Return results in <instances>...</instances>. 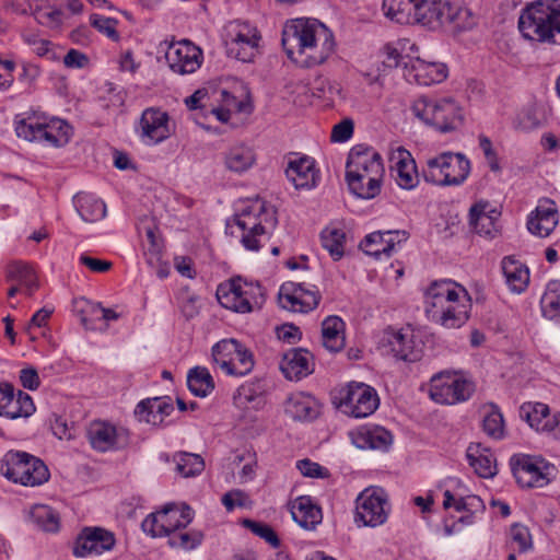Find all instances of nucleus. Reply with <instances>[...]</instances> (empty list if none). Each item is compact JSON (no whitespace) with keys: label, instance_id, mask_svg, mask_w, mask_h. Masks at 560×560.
<instances>
[{"label":"nucleus","instance_id":"obj_1","mask_svg":"<svg viewBox=\"0 0 560 560\" xmlns=\"http://www.w3.org/2000/svg\"><path fill=\"white\" fill-rule=\"evenodd\" d=\"M287 56L304 68L324 63L335 52L332 32L316 19H295L282 31Z\"/></svg>","mask_w":560,"mask_h":560},{"label":"nucleus","instance_id":"obj_2","mask_svg":"<svg viewBox=\"0 0 560 560\" xmlns=\"http://www.w3.org/2000/svg\"><path fill=\"white\" fill-rule=\"evenodd\" d=\"M385 175L381 154L373 148L357 144L348 153L346 182L351 194L361 199L380 195Z\"/></svg>","mask_w":560,"mask_h":560},{"label":"nucleus","instance_id":"obj_3","mask_svg":"<svg viewBox=\"0 0 560 560\" xmlns=\"http://www.w3.org/2000/svg\"><path fill=\"white\" fill-rule=\"evenodd\" d=\"M518 30L529 40L560 43V0H537L526 4L518 19Z\"/></svg>","mask_w":560,"mask_h":560},{"label":"nucleus","instance_id":"obj_4","mask_svg":"<svg viewBox=\"0 0 560 560\" xmlns=\"http://www.w3.org/2000/svg\"><path fill=\"white\" fill-rule=\"evenodd\" d=\"M411 110L423 124L441 133L455 131L464 124L463 108L452 97L421 95L412 103Z\"/></svg>","mask_w":560,"mask_h":560},{"label":"nucleus","instance_id":"obj_5","mask_svg":"<svg viewBox=\"0 0 560 560\" xmlns=\"http://www.w3.org/2000/svg\"><path fill=\"white\" fill-rule=\"evenodd\" d=\"M0 471L8 480L26 487L40 486L48 481L50 476L42 459L26 452L13 450L3 455Z\"/></svg>","mask_w":560,"mask_h":560},{"label":"nucleus","instance_id":"obj_6","mask_svg":"<svg viewBox=\"0 0 560 560\" xmlns=\"http://www.w3.org/2000/svg\"><path fill=\"white\" fill-rule=\"evenodd\" d=\"M470 172V162L463 153L443 152L429 159L422 176L427 183L439 186H457Z\"/></svg>","mask_w":560,"mask_h":560},{"label":"nucleus","instance_id":"obj_7","mask_svg":"<svg viewBox=\"0 0 560 560\" xmlns=\"http://www.w3.org/2000/svg\"><path fill=\"white\" fill-rule=\"evenodd\" d=\"M15 132L19 138L27 141L59 148L70 141L72 128L67 121L58 118L44 124L22 118L15 121Z\"/></svg>","mask_w":560,"mask_h":560},{"label":"nucleus","instance_id":"obj_8","mask_svg":"<svg viewBox=\"0 0 560 560\" xmlns=\"http://www.w3.org/2000/svg\"><path fill=\"white\" fill-rule=\"evenodd\" d=\"M194 517L192 509L183 504L167 503L161 511L149 514L142 522V530L152 537L170 536L174 532L187 527Z\"/></svg>","mask_w":560,"mask_h":560},{"label":"nucleus","instance_id":"obj_9","mask_svg":"<svg viewBox=\"0 0 560 560\" xmlns=\"http://www.w3.org/2000/svg\"><path fill=\"white\" fill-rule=\"evenodd\" d=\"M214 362L228 375L244 376L254 368V357L250 350L236 339H223L212 347Z\"/></svg>","mask_w":560,"mask_h":560},{"label":"nucleus","instance_id":"obj_10","mask_svg":"<svg viewBox=\"0 0 560 560\" xmlns=\"http://www.w3.org/2000/svg\"><path fill=\"white\" fill-rule=\"evenodd\" d=\"M474 392L472 382L450 373H439L430 380V397L438 404L454 405L466 401Z\"/></svg>","mask_w":560,"mask_h":560},{"label":"nucleus","instance_id":"obj_11","mask_svg":"<svg viewBox=\"0 0 560 560\" xmlns=\"http://www.w3.org/2000/svg\"><path fill=\"white\" fill-rule=\"evenodd\" d=\"M381 346L397 360L405 362H418L423 355V342L410 328H387L381 339Z\"/></svg>","mask_w":560,"mask_h":560},{"label":"nucleus","instance_id":"obj_12","mask_svg":"<svg viewBox=\"0 0 560 560\" xmlns=\"http://www.w3.org/2000/svg\"><path fill=\"white\" fill-rule=\"evenodd\" d=\"M380 399L376 390L364 383L351 382L342 390L340 406L345 412L354 418H365L378 407Z\"/></svg>","mask_w":560,"mask_h":560},{"label":"nucleus","instance_id":"obj_13","mask_svg":"<svg viewBox=\"0 0 560 560\" xmlns=\"http://www.w3.org/2000/svg\"><path fill=\"white\" fill-rule=\"evenodd\" d=\"M470 304H451L444 299L425 293V313L445 328H458L469 318Z\"/></svg>","mask_w":560,"mask_h":560},{"label":"nucleus","instance_id":"obj_14","mask_svg":"<svg viewBox=\"0 0 560 560\" xmlns=\"http://www.w3.org/2000/svg\"><path fill=\"white\" fill-rule=\"evenodd\" d=\"M320 299L318 290H308L304 283H283L278 293L280 307L292 312L313 311L319 304Z\"/></svg>","mask_w":560,"mask_h":560},{"label":"nucleus","instance_id":"obj_15","mask_svg":"<svg viewBox=\"0 0 560 560\" xmlns=\"http://www.w3.org/2000/svg\"><path fill=\"white\" fill-rule=\"evenodd\" d=\"M116 544L115 535L103 527H84L75 538L72 552L78 558L102 555Z\"/></svg>","mask_w":560,"mask_h":560},{"label":"nucleus","instance_id":"obj_16","mask_svg":"<svg viewBox=\"0 0 560 560\" xmlns=\"http://www.w3.org/2000/svg\"><path fill=\"white\" fill-rule=\"evenodd\" d=\"M265 212V202L257 200L252 206L243 209L235 219L236 225L243 231L241 242L248 250L259 249L258 237L265 235L266 230L258 218Z\"/></svg>","mask_w":560,"mask_h":560},{"label":"nucleus","instance_id":"obj_17","mask_svg":"<svg viewBox=\"0 0 560 560\" xmlns=\"http://www.w3.org/2000/svg\"><path fill=\"white\" fill-rule=\"evenodd\" d=\"M552 467L542 459L524 455L512 466L517 483L523 488H541L549 483Z\"/></svg>","mask_w":560,"mask_h":560},{"label":"nucleus","instance_id":"obj_18","mask_svg":"<svg viewBox=\"0 0 560 560\" xmlns=\"http://www.w3.org/2000/svg\"><path fill=\"white\" fill-rule=\"evenodd\" d=\"M165 58L172 71L178 74H189L200 68L202 51L191 42L184 39L172 43L166 50Z\"/></svg>","mask_w":560,"mask_h":560},{"label":"nucleus","instance_id":"obj_19","mask_svg":"<svg viewBox=\"0 0 560 560\" xmlns=\"http://www.w3.org/2000/svg\"><path fill=\"white\" fill-rule=\"evenodd\" d=\"M170 117L166 112L156 107H149L142 112L139 121V136L148 145L158 144L171 136Z\"/></svg>","mask_w":560,"mask_h":560},{"label":"nucleus","instance_id":"obj_20","mask_svg":"<svg viewBox=\"0 0 560 560\" xmlns=\"http://www.w3.org/2000/svg\"><path fill=\"white\" fill-rule=\"evenodd\" d=\"M385 503L386 501L380 492L365 489L357 498L355 522L371 527L382 525L387 520Z\"/></svg>","mask_w":560,"mask_h":560},{"label":"nucleus","instance_id":"obj_21","mask_svg":"<svg viewBox=\"0 0 560 560\" xmlns=\"http://www.w3.org/2000/svg\"><path fill=\"white\" fill-rule=\"evenodd\" d=\"M559 214L556 203L551 199H544L527 221L528 231L537 236L547 237L556 229Z\"/></svg>","mask_w":560,"mask_h":560},{"label":"nucleus","instance_id":"obj_22","mask_svg":"<svg viewBox=\"0 0 560 560\" xmlns=\"http://www.w3.org/2000/svg\"><path fill=\"white\" fill-rule=\"evenodd\" d=\"M290 159L285 168V175L296 189H310L316 186L318 178L315 170V161L306 155Z\"/></svg>","mask_w":560,"mask_h":560},{"label":"nucleus","instance_id":"obj_23","mask_svg":"<svg viewBox=\"0 0 560 560\" xmlns=\"http://www.w3.org/2000/svg\"><path fill=\"white\" fill-rule=\"evenodd\" d=\"M280 370L285 378L299 381L313 373V357L306 349H290L282 357Z\"/></svg>","mask_w":560,"mask_h":560},{"label":"nucleus","instance_id":"obj_24","mask_svg":"<svg viewBox=\"0 0 560 560\" xmlns=\"http://www.w3.org/2000/svg\"><path fill=\"white\" fill-rule=\"evenodd\" d=\"M399 235H401L404 240L407 238L405 231H376L365 236L360 243V248L366 255L373 256L376 259H380L382 256L389 258L396 243H400L401 241L400 238L396 240Z\"/></svg>","mask_w":560,"mask_h":560},{"label":"nucleus","instance_id":"obj_25","mask_svg":"<svg viewBox=\"0 0 560 560\" xmlns=\"http://www.w3.org/2000/svg\"><path fill=\"white\" fill-rule=\"evenodd\" d=\"M124 434V430L118 431L113 424L103 421H94L88 430L92 447L100 452L120 447L126 442V439L121 440Z\"/></svg>","mask_w":560,"mask_h":560},{"label":"nucleus","instance_id":"obj_26","mask_svg":"<svg viewBox=\"0 0 560 560\" xmlns=\"http://www.w3.org/2000/svg\"><path fill=\"white\" fill-rule=\"evenodd\" d=\"M352 443L362 450L387 451L393 443L392 433L382 427L363 425L350 433Z\"/></svg>","mask_w":560,"mask_h":560},{"label":"nucleus","instance_id":"obj_27","mask_svg":"<svg viewBox=\"0 0 560 560\" xmlns=\"http://www.w3.org/2000/svg\"><path fill=\"white\" fill-rule=\"evenodd\" d=\"M173 410L174 406L170 397H153L141 400L135 409V415L139 421L160 425Z\"/></svg>","mask_w":560,"mask_h":560},{"label":"nucleus","instance_id":"obj_28","mask_svg":"<svg viewBox=\"0 0 560 560\" xmlns=\"http://www.w3.org/2000/svg\"><path fill=\"white\" fill-rule=\"evenodd\" d=\"M447 4L442 0H416L412 21L429 27L443 25Z\"/></svg>","mask_w":560,"mask_h":560},{"label":"nucleus","instance_id":"obj_29","mask_svg":"<svg viewBox=\"0 0 560 560\" xmlns=\"http://www.w3.org/2000/svg\"><path fill=\"white\" fill-rule=\"evenodd\" d=\"M466 457L475 472L481 478H491L497 474L495 458L489 448L480 443H471L466 451Z\"/></svg>","mask_w":560,"mask_h":560},{"label":"nucleus","instance_id":"obj_30","mask_svg":"<svg viewBox=\"0 0 560 560\" xmlns=\"http://www.w3.org/2000/svg\"><path fill=\"white\" fill-rule=\"evenodd\" d=\"M520 417L525 420L530 428L538 432H551L553 416L550 415L548 405L542 402H524L520 407Z\"/></svg>","mask_w":560,"mask_h":560},{"label":"nucleus","instance_id":"obj_31","mask_svg":"<svg viewBox=\"0 0 560 560\" xmlns=\"http://www.w3.org/2000/svg\"><path fill=\"white\" fill-rule=\"evenodd\" d=\"M292 518L304 529L314 530L322 522L320 509L307 495L299 497L291 509Z\"/></svg>","mask_w":560,"mask_h":560},{"label":"nucleus","instance_id":"obj_32","mask_svg":"<svg viewBox=\"0 0 560 560\" xmlns=\"http://www.w3.org/2000/svg\"><path fill=\"white\" fill-rule=\"evenodd\" d=\"M315 405V400L311 396L298 393L287 398L284 411L294 421H310L318 415Z\"/></svg>","mask_w":560,"mask_h":560},{"label":"nucleus","instance_id":"obj_33","mask_svg":"<svg viewBox=\"0 0 560 560\" xmlns=\"http://www.w3.org/2000/svg\"><path fill=\"white\" fill-rule=\"evenodd\" d=\"M488 207V202L475 203L469 210V223L476 233L493 236V232H495V221L500 213L494 209L487 210Z\"/></svg>","mask_w":560,"mask_h":560},{"label":"nucleus","instance_id":"obj_34","mask_svg":"<svg viewBox=\"0 0 560 560\" xmlns=\"http://www.w3.org/2000/svg\"><path fill=\"white\" fill-rule=\"evenodd\" d=\"M217 299L219 303L228 310L237 313H248V302L243 300L240 278L220 284L217 289Z\"/></svg>","mask_w":560,"mask_h":560},{"label":"nucleus","instance_id":"obj_35","mask_svg":"<svg viewBox=\"0 0 560 560\" xmlns=\"http://www.w3.org/2000/svg\"><path fill=\"white\" fill-rule=\"evenodd\" d=\"M415 81L420 85H431L443 82L447 78V67L442 62H427L421 59L412 65Z\"/></svg>","mask_w":560,"mask_h":560},{"label":"nucleus","instance_id":"obj_36","mask_svg":"<svg viewBox=\"0 0 560 560\" xmlns=\"http://www.w3.org/2000/svg\"><path fill=\"white\" fill-rule=\"evenodd\" d=\"M7 280L24 288L26 295L32 296L39 288L37 276L33 268L22 261H13L7 267Z\"/></svg>","mask_w":560,"mask_h":560},{"label":"nucleus","instance_id":"obj_37","mask_svg":"<svg viewBox=\"0 0 560 560\" xmlns=\"http://www.w3.org/2000/svg\"><path fill=\"white\" fill-rule=\"evenodd\" d=\"M260 36L237 33L228 44L226 52L243 62L253 61L258 47Z\"/></svg>","mask_w":560,"mask_h":560},{"label":"nucleus","instance_id":"obj_38","mask_svg":"<svg viewBox=\"0 0 560 560\" xmlns=\"http://www.w3.org/2000/svg\"><path fill=\"white\" fill-rule=\"evenodd\" d=\"M502 271L505 277L506 283L513 292H523L529 282V271L518 260L513 257H504L502 260Z\"/></svg>","mask_w":560,"mask_h":560},{"label":"nucleus","instance_id":"obj_39","mask_svg":"<svg viewBox=\"0 0 560 560\" xmlns=\"http://www.w3.org/2000/svg\"><path fill=\"white\" fill-rule=\"evenodd\" d=\"M74 207L85 222H96L106 214L105 203L86 192H79L73 197Z\"/></svg>","mask_w":560,"mask_h":560},{"label":"nucleus","instance_id":"obj_40","mask_svg":"<svg viewBox=\"0 0 560 560\" xmlns=\"http://www.w3.org/2000/svg\"><path fill=\"white\" fill-rule=\"evenodd\" d=\"M393 171L396 173L395 180L402 189H412L419 183L418 172L415 160L410 153L404 151L399 154Z\"/></svg>","mask_w":560,"mask_h":560},{"label":"nucleus","instance_id":"obj_41","mask_svg":"<svg viewBox=\"0 0 560 560\" xmlns=\"http://www.w3.org/2000/svg\"><path fill=\"white\" fill-rule=\"evenodd\" d=\"M345 323L338 316H328L322 324V337L324 347L338 352L345 347V337L342 335Z\"/></svg>","mask_w":560,"mask_h":560},{"label":"nucleus","instance_id":"obj_42","mask_svg":"<svg viewBox=\"0 0 560 560\" xmlns=\"http://www.w3.org/2000/svg\"><path fill=\"white\" fill-rule=\"evenodd\" d=\"M31 522L39 529L48 533H57L60 527L58 513L45 504L34 505L30 511Z\"/></svg>","mask_w":560,"mask_h":560},{"label":"nucleus","instance_id":"obj_43","mask_svg":"<svg viewBox=\"0 0 560 560\" xmlns=\"http://www.w3.org/2000/svg\"><path fill=\"white\" fill-rule=\"evenodd\" d=\"M416 0H383L384 15L399 24H409L412 21Z\"/></svg>","mask_w":560,"mask_h":560},{"label":"nucleus","instance_id":"obj_44","mask_svg":"<svg viewBox=\"0 0 560 560\" xmlns=\"http://www.w3.org/2000/svg\"><path fill=\"white\" fill-rule=\"evenodd\" d=\"M189 390L198 397H206L214 389L213 378L207 368L195 366L187 375Z\"/></svg>","mask_w":560,"mask_h":560},{"label":"nucleus","instance_id":"obj_45","mask_svg":"<svg viewBox=\"0 0 560 560\" xmlns=\"http://www.w3.org/2000/svg\"><path fill=\"white\" fill-rule=\"evenodd\" d=\"M322 245L328 250L335 261L345 254L346 233L338 228L327 226L320 233Z\"/></svg>","mask_w":560,"mask_h":560},{"label":"nucleus","instance_id":"obj_46","mask_svg":"<svg viewBox=\"0 0 560 560\" xmlns=\"http://www.w3.org/2000/svg\"><path fill=\"white\" fill-rule=\"evenodd\" d=\"M255 161L253 150L245 145H236L230 149L225 155L226 167L236 173L247 171Z\"/></svg>","mask_w":560,"mask_h":560},{"label":"nucleus","instance_id":"obj_47","mask_svg":"<svg viewBox=\"0 0 560 560\" xmlns=\"http://www.w3.org/2000/svg\"><path fill=\"white\" fill-rule=\"evenodd\" d=\"M545 317L560 322V281H550L540 300Z\"/></svg>","mask_w":560,"mask_h":560},{"label":"nucleus","instance_id":"obj_48","mask_svg":"<svg viewBox=\"0 0 560 560\" xmlns=\"http://www.w3.org/2000/svg\"><path fill=\"white\" fill-rule=\"evenodd\" d=\"M446 23L453 24L457 31H468L476 25V18L468 8L448 2L445 12Z\"/></svg>","mask_w":560,"mask_h":560},{"label":"nucleus","instance_id":"obj_49","mask_svg":"<svg viewBox=\"0 0 560 560\" xmlns=\"http://www.w3.org/2000/svg\"><path fill=\"white\" fill-rule=\"evenodd\" d=\"M174 462L176 471L185 478L200 475L205 469L203 458L198 454L180 452L174 456Z\"/></svg>","mask_w":560,"mask_h":560},{"label":"nucleus","instance_id":"obj_50","mask_svg":"<svg viewBox=\"0 0 560 560\" xmlns=\"http://www.w3.org/2000/svg\"><path fill=\"white\" fill-rule=\"evenodd\" d=\"M35 409L32 397L22 390H18L16 396L3 410L2 416L10 419L27 418L34 413Z\"/></svg>","mask_w":560,"mask_h":560},{"label":"nucleus","instance_id":"obj_51","mask_svg":"<svg viewBox=\"0 0 560 560\" xmlns=\"http://www.w3.org/2000/svg\"><path fill=\"white\" fill-rule=\"evenodd\" d=\"M490 411L485 416L482 421V429L487 435L494 440L504 438V419L499 407L491 402L489 404Z\"/></svg>","mask_w":560,"mask_h":560},{"label":"nucleus","instance_id":"obj_52","mask_svg":"<svg viewBox=\"0 0 560 560\" xmlns=\"http://www.w3.org/2000/svg\"><path fill=\"white\" fill-rule=\"evenodd\" d=\"M240 287L242 289L243 300L248 302V313L262 306L265 302V290L258 282H246L242 281L240 278Z\"/></svg>","mask_w":560,"mask_h":560},{"label":"nucleus","instance_id":"obj_53","mask_svg":"<svg viewBox=\"0 0 560 560\" xmlns=\"http://www.w3.org/2000/svg\"><path fill=\"white\" fill-rule=\"evenodd\" d=\"M459 290L465 292L462 287H458L453 281L443 280L433 282L427 291H429V294L444 299L451 304H458Z\"/></svg>","mask_w":560,"mask_h":560},{"label":"nucleus","instance_id":"obj_54","mask_svg":"<svg viewBox=\"0 0 560 560\" xmlns=\"http://www.w3.org/2000/svg\"><path fill=\"white\" fill-rule=\"evenodd\" d=\"M242 525L249 529L253 534L256 536L265 539L271 547L278 548L281 545V541L277 535V533L273 530V528L265 523L256 522L249 518H244L242 521Z\"/></svg>","mask_w":560,"mask_h":560},{"label":"nucleus","instance_id":"obj_55","mask_svg":"<svg viewBox=\"0 0 560 560\" xmlns=\"http://www.w3.org/2000/svg\"><path fill=\"white\" fill-rule=\"evenodd\" d=\"M203 535L200 532H174L168 536V545L172 548H182L184 550H191L199 546L202 541Z\"/></svg>","mask_w":560,"mask_h":560},{"label":"nucleus","instance_id":"obj_56","mask_svg":"<svg viewBox=\"0 0 560 560\" xmlns=\"http://www.w3.org/2000/svg\"><path fill=\"white\" fill-rule=\"evenodd\" d=\"M91 25L96 28L100 33L106 35L109 39L118 42L120 35L116 30L118 21L114 18H105L98 14L90 15Z\"/></svg>","mask_w":560,"mask_h":560},{"label":"nucleus","instance_id":"obj_57","mask_svg":"<svg viewBox=\"0 0 560 560\" xmlns=\"http://www.w3.org/2000/svg\"><path fill=\"white\" fill-rule=\"evenodd\" d=\"M36 21L50 30H60L62 26L63 12L60 9H52L51 11H44L42 8L35 9Z\"/></svg>","mask_w":560,"mask_h":560},{"label":"nucleus","instance_id":"obj_58","mask_svg":"<svg viewBox=\"0 0 560 560\" xmlns=\"http://www.w3.org/2000/svg\"><path fill=\"white\" fill-rule=\"evenodd\" d=\"M510 536L512 541L518 545V552H526L533 548L532 535L526 526L517 523L513 524Z\"/></svg>","mask_w":560,"mask_h":560},{"label":"nucleus","instance_id":"obj_59","mask_svg":"<svg viewBox=\"0 0 560 560\" xmlns=\"http://www.w3.org/2000/svg\"><path fill=\"white\" fill-rule=\"evenodd\" d=\"M381 54L383 56V60L381 62V67L377 69L382 72H387L388 70L397 68L402 60L401 54L392 44H386L382 48Z\"/></svg>","mask_w":560,"mask_h":560},{"label":"nucleus","instance_id":"obj_60","mask_svg":"<svg viewBox=\"0 0 560 560\" xmlns=\"http://www.w3.org/2000/svg\"><path fill=\"white\" fill-rule=\"evenodd\" d=\"M353 121L350 118L342 119L336 124L331 131V141L345 142L349 140L353 135Z\"/></svg>","mask_w":560,"mask_h":560},{"label":"nucleus","instance_id":"obj_61","mask_svg":"<svg viewBox=\"0 0 560 560\" xmlns=\"http://www.w3.org/2000/svg\"><path fill=\"white\" fill-rule=\"evenodd\" d=\"M63 63L67 68L83 69L89 66L90 59L85 54L70 49L63 57Z\"/></svg>","mask_w":560,"mask_h":560},{"label":"nucleus","instance_id":"obj_62","mask_svg":"<svg viewBox=\"0 0 560 560\" xmlns=\"http://www.w3.org/2000/svg\"><path fill=\"white\" fill-rule=\"evenodd\" d=\"M296 467L305 477L316 478L324 477V468L310 459H301L298 462Z\"/></svg>","mask_w":560,"mask_h":560},{"label":"nucleus","instance_id":"obj_63","mask_svg":"<svg viewBox=\"0 0 560 560\" xmlns=\"http://www.w3.org/2000/svg\"><path fill=\"white\" fill-rule=\"evenodd\" d=\"M79 260L93 272H106L112 268L110 261L94 258L85 254L81 255Z\"/></svg>","mask_w":560,"mask_h":560},{"label":"nucleus","instance_id":"obj_64","mask_svg":"<svg viewBox=\"0 0 560 560\" xmlns=\"http://www.w3.org/2000/svg\"><path fill=\"white\" fill-rule=\"evenodd\" d=\"M20 381L24 388L35 390L39 386V376L34 368H25L20 372Z\"/></svg>","mask_w":560,"mask_h":560}]
</instances>
